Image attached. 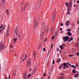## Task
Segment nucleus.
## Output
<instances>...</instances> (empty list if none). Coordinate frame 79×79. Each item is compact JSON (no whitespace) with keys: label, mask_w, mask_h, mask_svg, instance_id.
<instances>
[{"label":"nucleus","mask_w":79,"mask_h":79,"mask_svg":"<svg viewBox=\"0 0 79 79\" xmlns=\"http://www.w3.org/2000/svg\"><path fill=\"white\" fill-rule=\"evenodd\" d=\"M44 33L43 32H41L40 36V38L41 39H44Z\"/></svg>","instance_id":"1a4fd4ad"},{"label":"nucleus","mask_w":79,"mask_h":79,"mask_svg":"<svg viewBox=\"0 0 79 79\" xmlns=\"http://www.w3.org/2000/svg\"><path fill=\"white\" fill-rule=\"evenodd\" d=\"M60 26H63V23H61L60 24Z\"/></svg>","instance_id":"ea45409f"},{"label":"nucleus","mask_w":79,"mask_h":79,"mask_svg":"<svg viewBox=\"0 0 79 79\" xmlns=\"http://www.w3.org/2000/svg\"><path fill=\"white\" fill-rule=\"evenodd\" d=\"M72 5V1H71L69 2V6L68 7V10H67V15H71V13H70L69 11H70V9H71V8Z\"/></svg>","instance_id":"f257e3e1"},{"label":"nucleus","mask_w":79,"mask_h":79,"mask_svg":"<svg viewBox=\"0 0 79 79\" xmlns=\"http://www.w3.org/2000/svg\"><path fill=\"white\" fill-rule=\"evenodd\" d=\"M3 29H5V27H3Z\"/></svg>","instance_id":"774afa93"},{"label":"nucleus","mask_w":79,"mask_h":79,"mask_svg":"<svg viewBox=\"0 0 79 79\" xmlns=\"http://www.w3.org/2000/svg\"><path fill=\"white\" fill-rule=\"evenodd\" d=\"M51 34H53V30H51Z\"/></svg>","instance_id":"37998d69"},{"label":"nucleus","mask_w":79,"mask_h":79,"mask_svg":"<svg viewBox=\"0 0 79 79\" xmlns=\"http://www.w3.org/2000/svg\"><path fill=\"white\" fill-rule=\"evenodd\" d=\"M29 65H30V68H31V65H32V64L31 63V60L30 59L28 60L27 66V67H29Z\"/></svg>","instance_id":"20e7f679"},{"label":"nucleus","mask_w":79,"mask_h":79,"mask_svg":"<svg viewBox=\"0 0 79 79\" xmlns=\"http://www.w3.org/2000/svg\"><path fill=\"white\" fill-rule=\"evenodd\" d=\"M69 39V36H67L65 37H64V39H63L64 42H67V40H68Z\"/></svg>","instance_id":"39448f33"},{"label":"nucleus","mask_w":79,"mask_h":79,"mask_svg":"<svg viewBox=\"0 0 79 79\" xmlns=\"http://www.w3.org/2000/svg\"><path fill=\"white\" fill-rule=\"evenodd\" d=\"M6 13L8 15L9 14V12H8V10H6Z\"/></svg>","instance_id":"393cba45"},{"label":"nucleus","mask_w":79,"mask_h":79,"mask_svg":"<svg viewBox=\"0 0 79 79\" xmlns=\"http://www.w3.org/2000/svg\"><path fill=\"white\" fill-rule=\"evenodd\" d=\"M67 34L68 35H69V36H71V35H72V33L70 32H67Z\"/></svg>","instance_id":"4468645a"},{"label":"nucleus","mask_w":79,"mask_h":79,"mask_svg":"<svg viewBox=\"0 0 79 79\" xmlns=\"http://www.w3.org/2000/svg\"><path fill=\"white\" fill-rule=\"evenodd\" d=\"M24 55H23L21 56V57H20V60L21 61H24L26 59V58H27V55L26 54L25 55V58L24 59H23V58H24Z\"/></svg>","instance_id":"7ed1b4c3"},{"label":"nucleus","mask_w":79,"mask_h":79,"mask_svg":"<svg viewBox=\"0 0 79 79\" xmlns=\"http://www.w3.org/2000/svg\"><path fill=\"white\" fill-rule=\"evenodd\" d=\"M58 33V31H56V34H57Z\"/></svg>","instance_id":"680f3d73"},{"label":"nucleus","mask_w":79,"mask_h":79,"mask_svg":"<svg viewBox=\"0 0 79 79\" xmlns=\"http://www.w3.org/2000/svg\"><path fill=\"white\" fill-rule=\"evenodd\" d=\"M10 75H9V77H8V79H10Z\"/></svg>","instance_id":"e433bc0d"},{"label":"nucleus","mask_w":79,"mask_h":79,"mask_svg":"<svg viewBox=\"0 0 79 79\" xmlns=\"http://www.w3.org/2000/svg\"><path fill=\"white\" fill-rule=\"evenodd\" d=\"M17 27H16V28L15 29V35L16 37H17L18 36V31H17Z\"/></svg>","instance_id":"f8f14e48"},{"label":"nucleus","mask_w":79,"mask_h":79,"mask_svg":"<svg viewBox=\"0 0 79 79\" xmlns=\"http://www.w3.org/2000/svg\"><path fill=\"white\" fill-rule=\"evenodd\" d=\"M62 68H63V64H61V65L59 66V69H61Z\"/></svg>","instance_id":"dca6fc26"},{"label":"nucleus","mask_w":79,"mask_h":79,"mask_svg":"<svg viewBox=\"0 0 79 79\" xmlns=\"http://www.w3.org/2000/svg\"><path fill=\"white\" fill-rule=\"evenodd\" d=\"M28 4H27L26 5V7H28Z\"/></svg>","instance_id":"13d9d810"},{"label":"nucleus","mask_w":79,"mask_h":79,"mask_svg":"<svg viewBox=\"0 0 79 79\" xmlns=\"http://www.w3.org/2000/svg\"><path fill=\"white\" fill-rule=\"evenodd\" d=\"M67 41H69V42H71V40H67Z\"/></svg>","instance_id":"bf43d9fd"},{"label":"nucleus","mask_w":79,"mask_h":79,"mask_svg":"<svg viewBox=\"0 0 79 79\" xmlns=\"http://www.w3.org/2000/svg\"><path fill=\"white\" fill-rule=\"evenodd\" d=\"M54 39V36H53L52 37V40H53V39Z\"/></svg>","instance_id":"603ef678"},{"label":"nucleus","mask_w":79,"mask_h":79,"mask_svg":"<svg viewBox=\"0 0 79 79\" xmlns=\"http://www.w3.org/2000/svg\"><path fill=\"white\" fill-rule=\"evenodd\" d=\"M72 68H74V67H75V66L74 65H71Z\"/></svg>","instance_id":"58836bf2"},{"label":"nucleus","mask_w":79,"mask_h":79,"mask_svg":"<svg viewBox=\"0 0 79 79\" xmlns=\"http://www.w3.org/2000/svg\"><path fill=\"white\" fill-rule=\"evenodd\" d=\"M77 23L78 24H79V20H78L77 21Z\"/></svg>","instance_id":"6e6d98bb"},{"label":"nucleus","mask_w":79,"mask_h":79,"mask_svg":"<svg viewBox=\"0 0 79 79\" xmlns=\"http://www.w3.org/2000/svg\"><path fill=\"white\" fill-rule=\"evenodd\" d=\"M1 3L2 4V6L4 7L5 5V0H2Z\"/></svg>","instance_id":"9d476101"},{"label":"nucleus","mask_w":79,"mask_h":79,"mask_svg":"<svg viewBox=\"0 0 79 79\" xmlns=\"http://www.w3.org/2000/svg\"><path fill=\"white\" fill-rule=\"evenodd\" d=\"M34 59L35 60V56H34Z\"/></svg>","instance_id":"e2e57ef3"},{"label":"nucleus","mask_w":79,"mask_h":79,"mask_svg":"<svg viewBox=\"0 0 79 79\" xmlns=\"http://www.w3.org/2000/svg\"><path fill=\"white\" fill-rule=\"evenodd\" d=\"M15 57H17V55H16V54L15 55Z\"/></svg>","instance_id":"338daca9"},{"label":"nucleus","mask_w":79,"mask_h":79,"mask_svg":"<svg viewBox=\"0 0 79 79\" xmlns=\"http://www.w3.org/2000/svg\"><path fill=\"white\" fill-rule=\"evenodd\" d=\"M64 44H62V46L63 47H64Z\"/></svg>","instance_id":"79ce46f5"},{"label":"nucleus","mask_w":79,"mask_h":79,"mask_svg":"<svg viewBox=\"0 0 79 79\" xmlns=\"http://www.w3.org/2000/svg\"><path fill=\"white\" fill-rule=\"evenodd\" d=\"M74 56L73 55H69V56L71 57V56Z\"/></svg>","instance_id":"c756f323"},{"label":"nucleus","mask_w":79,"mask_h":79,"mask_svg":"<svg viewBox=\"0 0 79 79\" xmlns=\"http://www.w3.org/2000/svg\"><path fill=\"white\" fill-rule=\"evenodd\" d=\"M46 76V73H44L43 75V77H44V76Z\"/></svg>","instance_id":"f704fd0d"},{"label":"nucleus","mask_w":79,"mask_h":79,"mask_svg":"<svg viewBox=\"0 0 79 79\" xmlns=\"http://www.w3.org/2000/svg\"><path fill=\"white\" fill-rule=\"evenodd\" d=\"M23 77L25 78H27V74L26 73H24L23 75Z\"/></svg>","instance_id":"2eb2a0df"},{"label":"nucleus","mask_w":79,"mask_h":79,"mask_svg":"<svg viewBox=\"0 0 79 79\" xmlns=\"http://www.w3.org/2000/svg\"><path fill=\"white\" fill-rule=\"evenodd\" d=\"M55 15H56L55 13L53 12L52 14V20L53 21H55Z\"/></svg>","instance_id":"6e6552de"},{"label":"nucleus","mask_w":79,"mask_h":79,"mask_svg":"<svg viewBox=\"0 0 79 79\" xmlns=\"http://www.w3.org/2000/svg\"><path fill=\"white\" fill-rule=\"evenodd\" d=\"M36 71V68H35V69L34 70V71L33 72V73H35V71Z\"/></svg>","instance_id":"b1692460"},{"label":"nucleus","mask_w":79,"mask_h":79,"mask_svg":"<svg viewBox=\"0 0 79 79\" xmlns=\"http://www.w3.org/2000/svg\"><path fill=\"white\" fill-rule=\"evenodd\" d=\"M78 76H79V74L78 73L76 74L75 75V77H77Z\"/></svg>","instance_id":"4be33fe9"},{"label":"nucleus","mask_w":79,"mask_h":79,"mask_svg":"<svg viewBox=\"0 0 79 79\" xmlns=\"http://www.w3.org/2000/svg\"><path fill=\"white\" fill-rule=\"evenodd\" d=\"M2 27H3V25L1 24V26L0 27V29H2Z\"/></svg>","instance_id":"cd10ccee"},{"label":"nucleus","mask_w":79,"mask_h":79,"mask_svg":"<svg viewBox=\"0 0 79 79\" xmlns=\"http://www.w3.org/2000/svg\"><path fill=\"white\" fill-rule=\"evenodd\" d=\"M67 31H69V32H70L71 31V30L69 29H68Z\"/></svg>","instance_id":"473e14b6"},{"label":"nucleus","mask_w":79,"mask_h":79,"mask_svg":"<svg viewBox=\"0 0 79 79\" xmlns=\"http://www.w3.org/2000/svg\"><path fill=\"white\" fill-rule=\"evenodd\" d=\"M70 40H73V37L70 38Z\"/></svg>","instance_id":"2f4dec72"},{"label":"nucleus","mask_w":79,"mask_h":79,"mask_svg":"<svg viewBox=\"0 0 79 79\" xmlns=\"http://www.w3.org/2000/svg\"><path fill=\"white\" fill-rule=\"evenodd\" d=\"M49 30H50L49 29H48L46 31L47 32H48Z\"/></svg>","instance_id":"c85d7f7f"},{"label":"nucleus","mask_w":79,"mask_h":79,"mask_svg":"<svg viewBox=\"0 0 79 79\" xmlns=\"http://www.w3.org/2000/svg\"><path fill=\"white\" fill-rule=\"evenodd\" d=\"M20 36H20V35H18V37L19 39V38H20Z\"/></svg>","instance_id":"5fc2aeb1"},{"label":"nucleus","mask_w":79,"mask_h":79,"mask_svg":"<svg viewBox=\"0 0 79 79\" xmlns=\"http://www.w3.org/2000/svg\"><path fill=\"white\" fill-rule=\"evenodd\" d=\"M6 79H8V78L7 77H6Z\"/></svg>","instance_id":"0e129e2a"},{"label":"nucleus","mask_w":79,"mask_h":79,"mask_svg":"<svg viewBox=\"0 0 79 79\" xmlns=\"http://www.w3.org/2000/svg\"><path fill=\"white\" fill-rule=\"evenodd\" d=\"M64 75L63 73H62L60 74V78L59 79H64Z\"/></svg>","instance_id":"9b49d317"},{"label":"nucleus","mask_w":79,"mask_h":79,"mask_svg":"<svg viewBox=\"0 0 79 79\" xmlns=\"http://www.w3.org/2000/svg\"><path fill=\"white\" fill-rule=\"evenodd\" d=\"M35 21V25H34V28H35L36 27H37V24H38V18L36 17L34 19Z\"/></svg>","instance_id":"f03ea898"},{"label":"nucleus","mask_w":79,"mask_h":79,"mask_svg":"<svg viewBox=\"0 0 79 79\" xmlns=\"http://www.w3.org/2000/svg\"><path fill=\"white\" fill-rule=\"evenodd\" d=\"M69 24H70V23H69V21H67L65 23V25H66L67 26H69Z\"/></svg>","instance_id":"ddd939ff"},{"label":"nucleus","mask_w":79,"mask_h":79,"mask_svg":"<svg viewBox=\"0 0 79 79\" xmlns=\"http://www.w3.org/2000/svg\"><path fill=\"white\" fill-rule=\"evenodd\" d=\"M60 31H62L63 29H62V28H60Z\"/></svg>","instance_id":"052dcab7"},{"label":"nucleus","mask_w":79,"mask_h":79,"mask_svg":"<svg viewBox=\"0 0 79 79\" xmlns=\"http://www.w3.org/2000/svg\"><path fill=\"white\" fill-rule=\"evenodd\" d=\"M57 62L58 63H59L60 62V59H59V60H57Z\"/></svg>","instance_id":"aec40b11"},{"label":"nucleus","mask_w":79,"mask_h":79,"mask_svg":"<svg viewBox=\"0 0 79 79\" xmlns=\"http://www.w3.org/2000/svg\"><path fill=\"white\" fill-rule=\"evenodd\" d=\"M2 29H1L0 30V34H1V33L2 32Z\"/></svg>","instance_id":"3c124183"},{"label":"nucleus","mask_w":79,"mask_h":79,"mask_svg":"<svg viewBox=\"0 0 79 79\" xmlns=\"http://www.w3.org/2000/svg\"><path fill=\"white\" fill-rule=\"evenodd\" d=\"M60 49H61V50H63V48H64L62 46V45H60Z\"/></svg>","instance_id":"6ab92c4d"},{"label":"nucleus","mask_w":79,"mask_h":79,"mask_svg":"<svg viewBox=\"0 0 79 79\" xmlns=\"http://www.w3.org/2000/svg\"><path fill=\"white\" fill-rule=\"evenodd\" d=\"M25 8H26V7H23L22 8V10L23 11H24V10H25Z\"/></svg>","instance_id":"a211bd4d"},{"label":"nucleus","mask_w":79,"mask_h":79,"mask_svg":"<svg viewBox=\"0 0 79 79\" xmlns=\"http://www.w3.org/2000/svg\"><path fill=\"white\" fill-rule=\"evenodd\" d=\"M47 38L45 39V40H44V42H47Z\"/></svg>","instance_id":"c9c22d12"},{"label":"nucleus","mask_w":79,"mask_h":79,"mask_svg":"<svg viewBox=\"0 0 79 79\" xmlns=\"http://www.w3.org/2000/svg\"><path fill=\"white\" fill-rule=\"evenodd\" d=\"M34 56H35V51L34 54Z\"/></svg>","instance_id":"72a5a7b5"},{"label":"nucleus","mask_w":79,"mask_h":79,"mask_svg":"<svg viewBox=\"0 0 79 79\" xmlns=\"http://www.w3.org/2000/svg\"><path fill=\"white\" fill-rule=\"evenodd\" d=\"M3 48H5V45L3 44H1L0 45V51L2 50V49Z\"/></svg>","instance_id":"423d86ee"},{"label":"nucleus","mask_w":79,"mask_h":79,"mask_svg":"<svg viewBox=\"0 0 79 79\" xmlns=\"http://www.w3.org/2000/svg\"><path fill=\"white\" fill-rule=\"evenodd\" d=\"M52 64H55V60H53L52 61Z\"/></svg>","instance_id":"49530a36"},{"label":"nucleus","mask_w":79,"mask_h":79,"mask_svg":"<svg viewBox=\"0 0 79 79\" xmlns=\"http://www.w3.org/2000/svg\"><path fill=\"white\" fill-rule=\"evenodd\" d=\"M59 48H57V52H58V51H59Z\"/></svg>","instance_id":"09e8293b"},{"label":"nucleus","mask_w":79,"mask_h":79,"mask_svg":"<svg viewBox=\"0 0 79 79\" xmlns=\"http://www.w3.org/2000/svg\"><path fill=\"white\" fill-rule=\"evenodd\" d=\"M31 74H29L28 75V77H30V76H31Z\"/></svg>","instance_id":"864d4df0"},{"label":"nucleus","mask_w":79,"mask_h":79,"mask_svg":"<svg viewBox=\"0 0 79 79\" xmlns=\"http://www.w3.org/2000/svg\"><path fill=\"white\" fill-rule=\"evenodd\" d=\"M43 52H44V51H45V48H43Z\"/></svg>","instance_id":"a18cd8bd"},{"label":"nucleus","mask_w":79,"mask_h":79,"mask_svg":"<svg viewBox=\"0 0 79 79\" xmlns=\"http://www.w3.org/2000/svg\"><path fill=\"white\" fill-rule=\"evenodd\" d=\"M76 66L77 67V66H78V64H76Z\"/></svg>","instance_id":"4d7b16f0"},{"label":"nucleus","mask_w":79,"mask_h":79,"mask_svg":"<svg viewBox=\"0 0 79 79\" xmlns=\"http://www.w3.org/2000/svg\"><path fill=\"white\" fill-rule=\"evenodd\" d=\"M9 31V29H8V30H7L6 31V35H9V33H8V31Z\"/></svg>","instance_id":"f3484780"},{"label":"nucleus","mask_w":79,"mask_h":79,"mask_svg":"<svg viewBox=\"0 0 79 79\" xmlns=\"http://www.w3.org/2000/svg\"><path fill=\"white\" fill-rule=\"evenodd\" d=\"M42 27L43 28H45V23H43L42 25Z\"/></svg>","instance_id":"412c9836"},{"label":"nucleus","mask_w":79,"mask_h":79,"mask_svg":"<svg viewBox=\"0 0 79 79\" xmlns=\"http://www.w3.org/2000/svg\"><path fill=\"white\" fill-rule=\"evenodd\" d=\"M67 63L66 62H64L63 63V66L64 67H64V69H66V68H68V67H69V66L68 65L66 64Z\"/></svg>","instance_id":"0eeeda50"},{"label":"nucleus","mask_w":79,"mask_h":79,"mask_svg":"<svg viewBox=\"0 0 79 79\" xmlns=\"http://www.w3.org/2000/svg\"><path fill=\"white\" fill-rule=\"evenodd\" d=\"M42 45L41 44H40L39 45V48H40V47H41V46Z\"/></svg>","instance_id":"a19ab883"},{"label":"nucleus","mask_w":79,"mask_h":79,"mask_svg":"<svg viewBox=\"0 0 79 79\" xmlns=\"http://www.w3.org/2000/svg\"><path fill=\"white\" fill-rule=\"evenodd\" d=\"M68 64H69V66H71V64H70L69 62H67Z\"/></svg>","instance_id":"7c9ffc66"},{"label":"nucleus","mask_w":79,"mask_h":79,"mask_svg":"<svg viewBox=\"0 0 79 79\" xmlns=\"http://www.w3.org/2000/svg\"><path fill=\"white\" fill-rule=\"evenodd\" d=\"M17 40H18V39L17 38H15L14 39V40L15 42L17 41Z\"/></svg>","instance_id":"5701e85b"},{"label":"nucleus","mask_w":79,"mask_h":79,"mask_svg":"<svg viewBox=\"0 0 79 79\" xmlns=\"http://www.w3.org/2000/svg\"><path fill=\"white\" fill-rule=\"evenodd\" d=\"M48 79H50V77L48 76Z\"/></svg>","instance_id":"69168bd1"},{"label":"nucleus","mask_w":79,"mask_h":79,"mask_svg":"<svg viewBox=\"0 0 79 79\" xmlns=\"http://www.w3.org/2000/svg\"><path fill=\"white\" fill-rule=\"evenodd\" d=\"M65 4L66 5V6L68 7V3L66 2V3H65Z\"/></svg>","instance_id":"bb28decb"},{"label":"nucleus","mask_w":79,"mask_h":79,"mask_svg":"<svg viewBox=\"0 0 79 79\" xmlns=\"http://www.w3.org/2000/svg\"><path fill=\"white\" fill-rule=\"evenodd\" d=\"M79 55V52H77V56H78Z\"/></svg>","instance_id":"de8ad7c7"},{"label":"nucleus","mask_w":79,"mask_h":79,"mask_svg":"<svg viewBox=\"0 0 79 79\" xmlns=\"http://www.w3.org/2000/svg\"><path fill=\"white\" fill-rule=\"evenodd\" d=\"M77 3H79V1H77Z\"/></svg>","instance_id":"8fccbe9b"},{"label":"nucleus","mask_w":79,"mask_h":79,"mask_svg":"<svg viewBox=\"0 0 79 79\" xmlns=\"http://www.w3.org/2000/svg\"><path fill=\"white\" fill-rule=\"evenodd\" d=\"M51 30L53 31V27H52L51 28Z\"/></svg>","instance_id":"c03bdc74"},{"label":"nucleus","mask_w":79,"mask_h":79,"mask_svg":"<svg viewBox=\"0 0 79 79\" xmlns=\"http://www.w3.org/2000/svg\"><path fill=\"white\" fill-rule=\"evenodd\" d=\"M52 47H53V44H52L51 45V48L52 49Z\"/></svg>","instance_id":"4c0bfd02"},{"label":"nucleus","mask_w":79,"mask_h":79,"mask_svg":"<svg viewBox=\"0 0 79 79\" xmlns=\"http://www.w3.org/2000/svg\"><path fill=\"white\" fill-rule=\"evenodd\" d=\"M76 72V71L75 70H73V73H75Z\"/></svg>","instance_id":"a878e982"}]
</instances>
